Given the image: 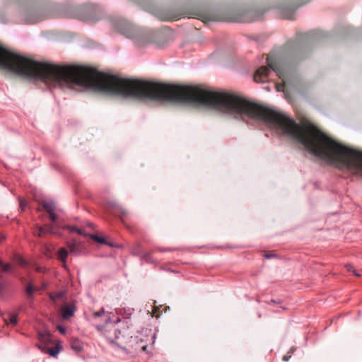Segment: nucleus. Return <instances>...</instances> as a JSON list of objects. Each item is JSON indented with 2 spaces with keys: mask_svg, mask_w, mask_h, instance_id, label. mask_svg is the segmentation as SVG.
Returning a JSON list of instances; mask_svg holds the SVG:
<instances>
[{
  "mask_svg": "<svg viewBox=\"0 0 362 362\" xmlns=\"http://www.w3.org/2000/svg\"><path fill=\"white\" fill-rule=\"evenodd\" d=\"M120 211H121V213L123 216H125L126 214H127V211L124 209H120Z\"/></svg>",
  "mask_w": 362,
  "mask_h": 362,
  "instance_id": "nucleus-24",
  "label": "nucleus"
},
{
  "mask_svg": "<svg viewBox=\"0 0 362 362\" xmlns=\"http://www.w3.org/2000/svg\"><path fill=\"white\" fill-rule=\"evenodd\" d=\"M40 344L38 348L44 353L52 357L57 356L61 349V346L52 339L49 332L44 330L38 333Z\"/></svg>",
  "mask_w": 362,
  "mask_h": 362,
  "instance_id": "nucleus-3",
  "label": "nucleus"
},
{
  "mask_svg": "<svg viewBox=\"0 0 362 362\" xmlns=\"http://www.w3.org/2000/svg\"><path fill=\"white\" fill-rule=\"evenodd\" d=\"M57 329L62 333V334H64L66 332V329L65 327H62V326H58L57 327Z\"/></svg>",
  "mask_w": 362,
  "mask_h": 362,
  "instance_id": "nucleus-22",
  "label": "nucleus"
},
{
  "mask_svg": "<svg viewBox=\"0 0 362 362\" xmlns=\"http://www.w3.org/2000/svg\"><path fill=\"white\" fill-rule=\"evenodd\" d=\"M309 1H310V0H308V1H304V2L301 3L300 4H299V5L298 6H298H302V5L305 4H306V3H307V2H308ZM296 8H297V6H296L295 8H293V9L292 10V11L293 12V11H294V10H295Z\"/></svg>",
  "mask_w": 362,
  "mask_h": 362,
  "instance_id": "nucleus-25",
  "label": "nucleus"
},
{
  "mask_svg": "<svg viewBox=\"0 0 362 362\" xmlns=\"http://www.w3.org/2000/svg\"><path fill=\"white\" fill-rule=\"evenodd\" d=\"M71 346L72 349H74L76 352H80L82 350L81 344L78 340L72 341Z\"/></svg>",
  "mask_w": 362,
  "mask_h": 362,
  "instance_id": "nucleus-13",
  "label": "nucleus"
},
{
  "mask_svg": "<svg viewBox=\"0 0 362 362\" xmlns=\"http://www.w3.org/2000/svg\"><path fill=\"white\" fill-rule=\"evenodd\" d=\"M76 310L75 305L73 303L64 305L61 308L62 316L63 319L68 320L74 315Z\"/></svg>",
  "mask_w": 362,
  "mask_h": 362,
  "instance_id": "nucleus-5",
  "label": "nucleus"
},
{
  "mask_svg": "<svg viewBox=\"0 0 362 362\" xmlns=\"http://www.w3.org/2000/svg\"><path fill=\"white\" fill-rule=\"evenodd\" d=\"M46 286H47V284H45H45H42V287H43V288H45Z\"/></svg>",
  "mask_w": 362,
  "mask_h": 362,
  "instance_id": "nucleus-32",
  "label": "nucleus"
},
{
  "mask_svg": "<svg viewBox=\"0 0 362 362\" xmlns=\"http://www.w3.org/2000/svg\"><path fill=\"white\" fill-rule=\"evenodd\" d=\"M55 227L54 224H46L45 225V233H49L52 234H55Z\"/></svg>",
  "mask_w": 362,
  "mask_h": 362,
  "instance_id": "nucleus-14",
  "label": "nucleus"
},
{
  "mask_svg": "<svg viewBox=\"0 0 362 362\" xmlns=\"http://www.w3.org/2000/svg\"><path fill=\"white\" fill-rule=\"evenodd\" d=\"M49 216L50 220L53 222V224L56 226V228H62L64 229H67L69 233H76L80 235L86 236L87 233L81 228L77 226H70V225H62L58 222L57 216L54 212L49 213Z\"/></svg>",
  "mask_w": 362,
  "mask_h": 362,
  "instance_id": "nucleus-4",
  "label": "nucleus"
},
{
  "mask_svg": "<svg viewBox=\"0 0 362 362\" xmlns=\"http://www.w3.org/2000/svg\"><path fill=\"white\" fill-rule=\"evenodd\" d=\"M5 238L4 235L0 236V243Z\"/></svg>",
  "mask_w": 362,
  "mask_h": 362,
  "instance_id": "nucleus-28",
  "label": "nucleus"
},
{
  "mask_svg": "<svg viewBox=\"0 0 362 362\" xmlns=\"http://www.w3.org/2000/svg\"><path fill=\"white\" fill-rule=\"evenodd\" d=\"M157 308L155 307L154 309L153 310V313H152V316L153 317H158L159 315L157 314Z\"/></svg>",
  "mask_w": 362,
  "mask_h": 362,
  "instance_id": "nucleus-23",
  "label": "nucleus"
},
{
  "mask_svg": "<svg viewBox=\"0 0 362 362\" xmlns=\"http://www.w3.org/2000/svg\"><path fill=\"white\" fill-rule=\"evenodd\" d=\"M40 205L48 214L56 210V204L53 202L42 201Z\"/></svg>",
  "mask_w": 362,
  "mask_h": 362,
  "instance_id": "nucleus-6",
  "label": "nucleus"
},
{
  "mask_svg": "<svg viewBox=\"0 0 362 362\" xmlns=\"http://www.w3.org/2000/svg\"><path fill=\"white\" fill-rule=\"evenodd\" d=\"M27 202L25 199H20V209L21 211H24L25 207L27 206Z\"/></svg>",
  "mask_w": 362,
  "mask_h": 362,
  "instance_id": "nucleus-17",
  "label": "nucleus"
},
{
  "mask_svg": "<svg viewBox=\"0 0 362 362\" xmlns=\"http://www.w3.org/2000/svg\"><path fill=\"white\" fill-rule=\"evenodd\" d=\"M4 321H5L6 325L12 324V325H15L17 324V322H18L17 315H9L8 319L4 318Z\"/></svg>",
  "mask_w": 362,
  "mask_h": 362,
  "instance_id": "nucleus-11",
  "label": "nucleus"
},
{
  "mask_svg": "<svg viewBox=\"0 0 362 362\" xmlns=\"http://www.w3.org/2000/svg\"><path fill=\"white\" fill-rule=\"evenodd\" d=\"M68 246L70 248L71 252H74L76 250V243H69Z\"/></svg>",
  "mask_w": 362,
  "mask_h": 362,
  "instance_id": "nucleus-19",
  "label": "nucleus"
},
{
  "mask_svg": "<svg viewBox=\"0 0 362 362\" xmlns=\"http://www.w3.org/2000/svg\"><path fill=\"white\" fill-rule=\"evenodd\" d=\"M18 262L21 266H24L25 264V260L23 259L21 257H18Z\"/></svg>",
  "mask_w": 362,
  "mask_h": 362,
  "instance_id": "nucleus-21",
  "label": "nucleus"
},
{
  "mask_svg": "<svg viewBox=\"0 0 362 362\" xmlns=\"http://www.w3.org/2000/svg\"><path fill=\"white\" fill-rule=\"evenodd\" d=\"M286 18H291L290 16H285Z\"/></svg>",
  "mask_w": 362,
  "mask_h": 362,
  "instance_id": "nucleus-35",
  "label": "nucleus"
},
{
  "mask_svg": "<svg viewBox=\"0 0 362 362\" xmlns=\"http://www.w3.org/2000/svg\"><path fill=\"white\" fill-rule=\"evenodd\" d=\"M3 285L0 284V293L1 292L2 289H3Z\"/></svg>",
  "mask_w": 362,
  "mask_h": 362,
  "instance_id": "nucleus-31",
  "label": "nucleus"
},
{
  "mask_svg": "<svg viewBox=\"0 0 362 362\" xmlns=\"http://www.w3.org/2000/svg\"><path fill=\"white\" fill-rule=\"evenodd\" d=\"M94 320H97L99 317H102L103 321L105 322V325H100L97 323L95 324V327L100 331L103 332L105 337L107 338V339L111 342L115 343V340L119 339V335H121L122 332L119 329V323L120 322L118 321L117 324H112L110 322L109 320V316L105 314V312L103 309L100 312H95L94 313L93 315Z\"/></svg>",
  "mask_w": 362,
  "mask_h": 362,
  "instance_id": "nucleus-2",
  "label": "nucleus"
},
{
  "mask_svg": "<svg viewBox=\"0 0 362 362\" xmlns=\"http://www.w3.org/2000/svg\"><path fill=\"white\" fill-rule=\"evenodd\" d=\"M346 268L347 269L348 272H353L354 274L356 276H361V274H359L358 273H357L355 269H354V267L353 265L350 264H348L346 265Z\"/></svg>",
  "mask_w": 362,
  "mask_h": 362,
  "instance_id": "nucleus-16",
  "label": "nucleus"
},
{
  "mask_svg": "<svg viewBox=\"0 0 362 362\" xmlns=\"http://www.w3.org/2000/svg\"><path fill=\"white\" fill-rule=\"evenodd\" d=\"M265 257H266L267 258H269L271 256H270V255H265Z\"/></svg>",
  "mask_w": 362,
  "mask_h": 362,
  "instance_id": "nucleus-33",
  "label": "nucleus"
},
{
  "mask_svg": "<svg viewBox=\"0 0 362 362\" xmlns=\"http://www.w3.org/2000/svg\"><path fill=\"white\" fill-rule=\"evenodd\" d=\"M68 255V251L65 248L59 249L58 252V258L62 262H65Z\"/></svg>",
  "mask_w": 362,
  "mask_h": 362,
  "instance_id": "nucleus-8",
  "label": "nucleus"
},
{
  "mask_svg": "<svg viewBox=\"0 0 362 362\" xmlns=\"http://www.w3.org/2000/svg\"><path fill=\"white\" fill-rule=\"evenodd\" d=\"M159 18L162 21H176L180 18L177 16H173L169 13L163 14V15L160 16Z\"/></svg>",
  "mask_w": 362,
  "mask_h": 362,
  "instance_id": "nucleus-12",
  "label": "nucleus"
},
{
  "mask_svg": "<svg viewBox=\"0 0 362 362\" xmlns=\"http://www.w3.org/2000/svg\"><path fill=\"white\" fill-rule=\"evenodd\" d=\"M283 360H284V361H287L288 360V356H284L283 357Z\"/></svg>",
  "mask_w": 362,
  "mask_h": 362,
  "instance_id": "nucleus-26",
  "label": "nucleus"
},
{
  "mask_svg": "<svg viewBox=\"0 0 362 362\" xmlns=\"http://www.w3.org/2000/svg\"><path fill=\"white\" fill-rule=\"evenodd\" d=\"M42 18H36V19H33V20L28 21V23H37V22H39V21H42Z\"/></svg>",
  "mask_w": 362,
  "mask_h": 362,
  "instance_id": "nucleus-20",
  "label": "nucleus"
},
{
  "mask_svg": "<svg viewBox=\"0 0 362 362\" xmlns=\"http://www.w3.org/2000/svg\"><path fill=\"white\" fill-rule=\"evenodd\" d=\"M63 296L62 293H59L57 294H52L50 295V298L53 300H55L56 298H62Z\"/></svg>",
  "mask_w": 362,
  "mask_h": 362,
  "instance_id": "nucleus-18",
  "label": "nucleus"
},
{
  "mask_svg": "<svg viewBox=\"0 0 362 362\" xmlns=\"http://www.w3.org/2000/svg\"><path fill=\"white\" fill-rule=\"evenodd\" d=\"M40 289L37 287H34L33 285L31 283H29L27 285L25 291L29 297H31L33 293L35 291H39Z\"/></svg>",
  "mask_w": 362,
  "mask_h": 362,
  "instance_id": "nucleus-10",
  "label": "nucleus"
},
{
  "mask_svg": "<svg viewBox=\"0 0 362 362\" xmlns=\"http://www.w3.org/2000/svg\"><path fill=\"white\" fill-rule=\"evenodd\" d=\"M45 233V225L44 226H37V231L34 232L35 235L41 237Z\"/></svg>",
  "mask_w": 362,
  "mask_h": 362,
  "instance_id": "nucleus-15",
  "label": "nucleus"
},
{
  "mask_svg": "<svg viewBox=\"0 0 362 362\" xmlns=\"http://www.w3.org/2000/svg\"><path fill=\"white\" fill-rule=\"evenodd\" d=\"M37 272H42V269L40 268H37Z\"/></svg>",
  "mask_w": 362,
  "mask_h": 362,
  "instance_id": "nucleus-34",
  "label": "nucleus"
},
{
  "mask_svg": "<svg viewBox=\"0 0 362 362\" xmlns=\"http://www.w3.org/2000/svg\"><path fill=\"white\" fill-rule=\"evenodd\" d=\"M141 349L144 351H145L146 349V346H143Z\"/></svg>",
  "mask_w": 362,
  "mask_h": 362,
  "instance_id": "nucleus-30",
  "label": "nucleus"
},
{
  "mask_svg": "<svg viewBox=\"0 0 362 362\" xmlns=\"http://www.w3.org/2000/svg\"><path fill=\"white\" fill-rule=\"evenodd\" d=\"M302 59L299 52H295L291 55H286L283 57H276L268 55L267 57V66H262L259 67L254 74V80L256 82L263 83L267 81L270 69H272L276 75L283 81L284 86V78L287 74ZM280 84L277 85L279 90Z\"/></svg>",
  "mask_w": 362,
  "mask_h": 362,
  "instance_id": "nucleus-1",
  "label": "nucleus"
},
{
  "mask_svg": "<svg viewBox=\"0 0 362 362\" xmlns=\"http://www.w3.org/2000/svg\"><path fill=\"white\" fill-rule=\"evenodd\" d=\"M0 268L1 269L2 272H12L13 271V267L11 266V264H10L9 263H4L3 262H1L0 260Z\"/></svg>",
  "mask_w": 362,
  "mask_h": 362,
  "instance_id": "nucleus-9",
  "label": "nucleus"
},
{
  "mask_svg": "<svg viewBox=\"0 0 362 362\" xmlns=\"http://www.w3.org/2000/svg\"><path fill=\"white\" fill-rule=\"evenodd\" d=\"M81 19L82 21H87L88 19V17H81Z\"/></svg>",
  "mask_w": 362,
  "mask_h": 362,
  "instance_id": "nucleus-27",
  "label": "nucleus"
},
{
  "mask_svg": "<svg viewBox=\"0 0 362 362\" xmlns=\"http://www.w3.org/2000/svg\"><path fill=\"white\" fill-rule=\"evenodd\" d=\"M92 241H95L96 243H98L99 244H104V245H107L110 247H113V245L108 243L106 240L105 238L103 237V236H99L97 235L92 234Z\"/></svg>",
  "mask_w": 362,
  "mask_h": 362,
  "instance_id": "nucleus-7",
  "label": "nucleus"
},
{
  "mask_svg": "<svg viewBox=\"0 0 362 362\" xmlns=\"http://www.w3.org/2000/svg\"><path fill=\"white\" fill-rule=\"evenodd\" d=\"M95 7H96L95 5H92V7H91L92 11L95 9Z\"/></svg>",
  "mask_w": 362,
  "mask_h": 362,
  "instance_id": "nucleus-29",
  "label": "nucleus"
}]
</instances>
